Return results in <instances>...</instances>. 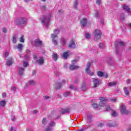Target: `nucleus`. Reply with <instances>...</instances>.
I'll return each mask as SVG.
<instances>
[{
  "mask_svg": "<svg viewBox=\"0 0 131 131\" xmlns=\"http://www.w3.org/2000/svg\"><path fill=\"white\" fill-rule=\"evenodd\" d=\"M85 37L87 39H89V38H91V35L90 34H89V33H86L85 34Z\"/></svg>",
  "mask_w": 131,
  "mask_h": 131,
  "instance_id": "4c0bfd02",
  "label": "nucleus"
},
{
  "mask_svg": "<svg viewBox=\"0 0 131 131\" xmlns=\"http://www.w3.org/2000/svg\"><path fill=\"white\" fill-rule=\"evenodd\" d=\"M93 81L94 83L93 88H98L102 83V82L99 79L97 78H93Z\"/></svg>",
  "mask_w": 131,
  "mask_h": 131,
  "instance_id": "423d86ee",
  "label": "nucleus"
},
{
  "mask_svg": "<svg viewBox=\"0 0 131 131\" xmlns=\"http://www.w3.org/2000/svg\"><path fill=\"white\" fill-rule=\"evenodd\" d=\"M19 41L20 42H24V36H21L19 38Z\"/></svg>",
  "mask_w": 131,
  "mask_h": 131,
  "instance_id": "e433bc0d",
  "label": "nucleus"
},
{
  "mask_svg": "<svg viewBox=\"0 0 131 131\" xmlns=\"http://www.w3.org/2000/svg\"><path fill=\"white\" fill-rule=\"evenodd\" d=\"M57 35L51 34V38L52 39V42L54 43V46H57L58 45V41L55 39L57 37Z\"/></svg>",
  "mask_w": 131,
  "mask_h": 131,
  "instance_id": "f8f14e48",
  "label": "nucleus"
},
{
  "mask_svg": "<svg viewBox=\"0 0 131 131\" xmlns=\"http://www.w3.org/2000/svg\"><path fill=\"white\" fill-rule=\"evenodd\" d=\"M47 131H51L52 130V127L50 126H49L47 128H46Z\"/></svg>",
  "mask_w": 131,
  "mask_h": 131,
  "instance_id": "a18cd8bd",
  "label": "nucleus"
},
{
  "mask_svg": "<svg viewBox=\"0 0 131 131\" xmlns=\"http://www.w3.org/2000/svg\"><path fill=\"white\" fill-rule=\"evenodd\" d=\"M96 4L98 5V6H100L101 4H102V1L101 0H96Z\"/></svg>",
  "mask_w": 131,
  "mask_h": 131,
  "instance_id": "79ce46f5",
  "label": "nucleus"
},
{
  "mask_svg": "<svg viewBox=\"0 0 131 131\" xmlns=\"http://www.w3.org/2000/svg\"><path fill=\"white\" fill-rule=\"evenodd\" d=\"M70 69L71 70H75V69H78V66H74V65H71L70 67Z\"/></svg>",
  "mask_w": 131,
  "mask_h": 131,
  "instance_id": "5701e85b",
  "label": "nucleus"
},
{
  "mask_svg": "<svg viewBox=\"0 0 131 131\" xmlns=\"http://www.w3.org/2000/svg\"><path fill=\"white\" fill-rule=\"evenodd\" d=\"M61 86H62V84L61 83H56L55 84V88L57 90H59V89H60Z\"/></svg>",
  "mask_w": 131,
  "mask_h": 131,
  "instance_id": "a878e982",
  "label": "nucleus"
},
{
  "mask_svg": "<svg viewBox=\"0 0 131 131\" xmlns=\"http://www.w3.org/2000/svg\"><path fill=\"white\" fill-rule=\"evenodd\" d=\"M128 26H129V27L130 28H131V23L128 24Z\"/></svg>",
  "mask_w": 131,
  "mask_h": 131,
  "instance_id": "774afa93",
  "label": "nucleus"
},
{
  "mask_svg": "<svg viewBox=\"0 0 131 131\" xmlns=\"http://www.w3.org/2000/svg\"><path fill=\"white\" fill-rule=\"evenodd\" d=\"M61 42L62 46H65V45H66V39H65L64 38H61Z\"/></svg>",
  "mask_w": 131,
  "mask_h": 131,
  "instance_id": "cd10ccee",
  "label": "nucleus"
},
{
  "mask_svg": "<svg viewBox=\"0 0 131 131\" xmlns=\"http://www.w3.org/2000/svg\"><path fill=\"white\" fill-rule=\"evenodd\" d=\"M111 116H113V117H116V116H117V115H118V114H117V113L114 111H112V113L111 114Z\"/></svg>",
  "mask_w": 131,
  "mask_h": 131,
  "instance_id": "bb28decb",
  "label": "nucleus"
},
{
  "mask_svg": "<svg viewBox=\"0 0 131 131\" xmlns=\"http://www.w3.org/2000/svg\"><path fill=\"white\" fill-rule=\"evenodd\" d=\"M16 90H17V88L16 87H12L11 90L13 91V92H16Z\"/></svg>",
  "mask_w": 131,
  "mask_h": 131,
  "instance_id": "de8ad7c7",
  "label": "nucleus"
},
{
  "mask_svg": "<svg viewBox=\"0 0 131 131\" xmlns=\"http://www.w3.org/2000/svg\"><path fill=\"white\" fill-rule=\"evenodd\" d=\"M6 105V101L5 100H2L0 101V106H2V107H5Z\"/></svg>",
  "mask_w": 131,
  "mask_h": 131,
  "instance_id": "c756f323",
  "label": "nucleus"
},
{
  "mask_svg": "<svg viewBox=\"0 0 131 131\" xmlns=\"http://www.w3.org/2000/svg\"><path fill=\"white\" fill-rule=\"evenodd\" d=\"M16 119V118L15 117V116H12L11 117V120H12V121H14V120H15Z\"/></svg>",
  "mask_w": 131,
  "mask_h": 131,
  "instance_id": "4d7b16f0",
  "label": "nucleus"
},
{
  "mask_svg": "<svg viewBox=\"0 0 131 131\" xmlns=\"http://www.w3.org/2000/svg\"><path fill=\"white\" fill-rule=\"evenodd\" d=\"M118 125V124L115 122H113L112 123H108L107 124V126L108 127H114L115 126H117Z\"/></svg>",
  "mask_w": 131,
  "mask_h": 131,
  "instance_id": "dca6fc26",
  "label": "nucleus"
},
{
  "mask_svg": "<svg viewBox=\"0 0 131 131\" xmlns=\"http://www.w3.org/2000/svg\"><path fill=\"white\" fill-rule=\"evenodd\" d=\"M52 58L54 60V61H57L59 58V55H58L57 53L54 52L53 53Z\"/></svg>",
  "mask_w": 131,
  "mask_h": 131,
  "instance_id": "a211bd4d",
  "label": "nucleus"
},
{
  "mask_svg": "<svg viewBox=\"0 0 131 131\" xmlns=\"http://www.w3.org/2000/svg\"><path fill=\"white\" fill-rule=\"evenodd\" d=\"M17 38H18V36H17V35H14L12 37V42L13 43H16L17 42Z\"/></svg>",
  "mask_w": 131,
  "mask_h": 131,
  "instance_id": "412c9836",
  "label": "nucleus"
},
{
  "mask_svg": "<svg viewBox=\"0 0 131 131\" xmlns=\"http://www.w3.org/2000/svg\"><path fill=\"white\" fill-rule=\"evenodd\" d=\"M2 97L3 98H6V97H7V94H6V93H3Z\"/></svg>",
  "mask_w": 131,
  "mask_h": 131,
  "instance_id": "09e8293b",
  "label": "nucleus"
},
{
  "mask_svg": "<svg viewBox=\"0 0 131 131\" xmlns=\"http://www.w3.org/2000/svg\"><path fill=\"white\" fill-rule=\"evenodd\" d=\"M100 16V14H99V11H97V13H96V16L99 17Z\"/></svg>",
  "mask_w": 131,
  "mask_h": 131,
  "instance_id": "6e6d98bb",
  "label": "nucleus"
},
{
  "mask_svg": "<svg viewBox=\"0 0 131 131\" xmlns=\"http://www.w3.org/2000/svg\"><path fill=\"white\" fill-rule=\"evenodd\" d=\"M116 82H110L109 83H108V85L109 86H114V85H116Z\"/></svg>",
  "mask_w": 131,
  "mask_h": 131,
  "instance_id": "393cba45",
  "label": "nucleus"
},
{
  "mask_svg": "<svg viewBox=\"0 0 131 131\" xmlns=\"http://www.w3.org/2000/svg\"><path fill=\"white\" fill-rule=\"evenodd\" d=\"M50 16H43L41 18L42 25L45 27H49L50 25Z\"/></svg>",
  "mask_w": 131,
  "mask_h": 131,
  "instance_id": "f03ea898",
  "label": "nucleus"
},
{
  "mask_svg": "<svg viewBox=\"0 0 131 131\" xmlns=\"http://www.w3.org/2000/svg\"><path fill=\"white\" fill-rule=\"evenodd\" d=\"M102 35V32L99 30H96L94 31V38L95 39H100L101 36Z\"/></svg>",
  "mask_w": 131,
  "mask_h": 131,
  "instance_id": "7ed1b4c3",
  "label": "nucleus"
},
{
  "mask_svg": "<svg viewBox=\"0 0 131 131\" xmlns=\"http://www.w3.org/2000/svg\"><path fill=\"white\" fill-rule=\"evenodd\" d=\"M9 56V52L7 51L5 52V57H8Z\"/></svg>",
  "mask_w": 131,
  "mask_h": 131,
  "instance_id": "5fc2aeb1",
  "label": "nucleus"
},
{
  "mask_svg": "<svg viewBox=\"0 0 131 131\" xmlns=\"http://www.w3.org/2000/svg\"><path fill=\"white\" fill-rule=\"evenodd\" d=\"M127 83H130V80L127 79L126 81Z\"/></svg>",
  "mask_w": 131,
  "mask_h": 131,
  "instance_id": "052dcab7",
  "label": "nucleus"
},
{
  "mask_svg": "<svg viewBox=\"0 0 131 131\" xmlns=\"http://www.w3.org/2000/svg\"><path fill=\"white\" fill-rule=\"evenodd\" d=\"M120 18L121 20H124V14L121 13L120 15Z\"/></svg>",
  "mask_w": 131,
  "mask_h": 131,
  "instance_id": "c03bdc74",
  "label": "nucleus"
},
{
  "mask_svg": "<svg viewBox=\"0 0 131 131\" xmlns=\"http://www.w3.org/2000/svg\"><path fill=\"white\" fill-rule=\"evenodd\" d=\"M82 90L83 91H86V88L85 87V86H83V87H82Z\"/></svg>",
  "mask_w": 131,
  "mask_h": 131,
  "instance_id": "864d4df0",
  "label": "nucleus"
},
{
  "mask_svg": "<svg viewBox=\"0 0 131 131\" xmlns=\"http://www.w3.org/2000/svg\"><path fill=\"white\" fill-rule=\"evenodd\" d=\"M69 56V51H67V52L63 53L62 57L64 59H67V58H68Z\"/></svg>",
  "mask_w": 131,
  "mask_h": 131,
  "instance_id": "4be33fe9",
  "label": "nucleus"
},
{
  "mask_svg": "<svg viewBox=\"0 0 131 131\" xmlns=\"http://www.w3.org/2000/svg\"><path fill=\"white\" fill-rule=\"evenodd\" d=\"M2 30L4 33H7V29L6 28H3Z\"/></svg>",
  "mask_w": 131,
  "mask_h": 131,
  "instance_id": "3c124183",
  "label": "nucleus"
},
{
  "mask_svg": "<svg viewBox=\"0 0 131 131\" xmlns=\"http://www.w3.org/2000/svg\"><path fill=\"white\" fill-rule=\"evenodd\" d=\"M33 113H37V111L36 110H35L33 111Z\"/></svg>",
  "mask_w": 131,
  "mask_h": 131,
  "instance_id": "69168bd1",
  "label": "nucleus"
},
{
  "mask_svg": "<svg viewBox=\"0 0 131 131\" xmlns=\"http://www.w3.org/2000/svg\"><path fill=\"white\" fill-rule=\"evenodd\" d=\"M121 114H128V111L126 110V107L124 105H121Z\"/></svg>",
  "mask_w": 131,
  "mask_h": 131,
  "instance_id": "9d476101",
  "label": "nucleus"
},
{
  "mask_svg": "<svg viewBox=\"0 0 131 131\" xmlns=\"http://www.w3.org/2000/svg\"><path fill=\"white\" fill-rule=\"evenodd\" d=\"M80 24L82 26V27H85V26H86V24H88V19L85 18L81 19Z\"/></svg>",
  "mask_w": 131,
  "mask_h": 131,
  "instance_id": "ddd939ff",
  "label": "nucleus"
},
{
  "mask_svg": "<svg viewBox=\"0 0 131 131\" xmlns=\"http://www.w3.org/2000/svg\"><path fill=\"white\" fill-rule=\"evenodd\" d=\"M25 58H26V59H29V56H28V55H26V56H25Z\"/></svg>",
  "mask_w": 131,
  "mask_h": 131,
  "instance_id": "e2e57ef3",
  "label": "nucleus"
},
{
  "mask_svg": "<svg viewBox=\"0 0 131 131\" xmlns=\"http://www.w3.org/2000/svg\"><path fill=\"white\" fill-rule=\"evenodd\" d=\"M13 58H9L7 59L6 64L7 66H11V65L13 64Z\"/></svg>",
  "mask_w": 131,
  "mask_h": 131,
  "instance_id": "f3484780",
  "label": "nucleus"
},
{
  "mask_svg": "<svg viewBox=\"0 0 131 131\" xmlns=\"http://www.w3.org/2000/svg\"><path fill=\"white\" fill-rule=\"evenodd\" d=\"M35 47H40L42 46V41L40 40L39 39H36L34 40Z\"/></svg>",
  "mask_w": 131,
  "mask_h": 131,
  "instance_id": "1a4fd4ad",
  "label": "nucleus"
},
{
  "mask_svg": "<svg viewBox=\"0 0 131 131\" xmlns=\"http://www.w3.org/2000/svg\"><path fill=\"white\" fill-rule=\"evenodd\" d=\"M123 91L125 95L126 96H128L129 95V89L127 87H124Z\"/></svg>",
  "mask_w": 131,
  "mask_h": 131,
  "instance_id": "6ab92c4d",
  "label": "nucleus"
},
{
  "mask_svg": "<svg viewBox=\"0 0 131 131\" xmlns=\"http://www.w3.org/2000/svg\"><path fill=\"white\" fill-rule=\"evenodd\" d=\"M78 5V3H77V1H75L74 3V7L75 8V9H77V6Z\"/></svg>",
  "mask_w": 131,
  "mask_h": 131,
  "instance_id": "c9c22d12",
  "label": "nucleus"
},
{
  "mask_svg": "<svg viewBox=\"0 0 131 131\" xmlns=\"http://www.w3.org/2000/svg\"><path fill=\"white\" fill-rule=\"evenodd\" d=\"M16 49H17V50H18V51L19 52H21V51H22L23 49V45L22 44H18V45L16 47Z\"/></svg>",
  "mask_w": 131,
  "mask_h": 131,
  "instance_id": "aec40b11",
  "label": "nucleus"
},
{
  "mask_svg": "<svg viewBox=\"0 0 131 131\" xmlns=\"http://www.w3.org/2000/svg\"><path fill=\"white\" fill-rule=\"evenodd\" d=\"M92 115L90 114L87 115V120H89V121H90L91 119H92Z\"/></svg>",
  "mask_w": 131,
  "mask_h": 131,
  "instance_id": "58836bf2",
  "label": "nucleus"
},
{
  "mask_svg": "<svg viewBox=\"0 0 131 131\" xmlns=\"http://www.w3.org/2000/svg\"><path fill=\"white\" fill-rule=\"evenodd\" d=\"M32 74V75H35V74H36V72H35V71H33Z\"/></svg>",
  "mask_w": 131,
  "mask_h": 131,
  "instance_id": "13d9d810",
  "label": "nucleus"
},
{
  "mask_svg": "<svg viewBox=\"0 0 131 131\" xmlns=\"http://www.w3.org/2000/svg\"><path fill=\"white\" fill-rule=\"evenodd\" d=\"M11 131H16V129L13 128V127H11Z\"/></svg>",
  "mask_w": 131,
  "mask_h": 131,
  "instance_id": "bf43d9fd",
  "label": "nucleus"
},
{
  "mask_svg": "<svg viewBox=\"0 0 131 131\" xmlns=\"http://www.w3.org/2000/svg\"><path fill=\"white\" fill-rule=\"evenodd\" d=\"M30 85H34L36 83L35 81L30 80L29 82Z\"/></svg>",
  "mask_w": 131,
  "mask_h": 131,
  "instance_id": "473e14b6",
  "label": "nucleus"
},
{
  "mask_svg": "<svg viewBox=\"0 0 131 131\" xmlns=\"http://www.w3.org/2000/svg\"><path fill=\"white\" fill-rule=\"evenodd\" d=\"M112 101L114 102H115L117 101V99H112Z\"/></svg>",
  "mask_w": 131,
  "mask_h": 131,
  "instance_id": "680f3d73",
  "label": "nucleus"
},
{
  "mask_svg": "<svg viewBox=\"0 0 131 131\" xmlns=\"http://www.w3.org/2000/svg\"><path fill=\"white\" fill-rule=\"evenodd\" d=\"M69 112H70V110L69 109L64 110L62 112V114H64V113H69Z\"/></svg>",
  "mask_w": 131,
  "mask_h": 131,
  "instance_id": "72a5a7b5",
  "label": "nucleus"
},
{
  "mask_svg": "<svg viewBox=\"0 0 131 131\" xmlns=\"http://www.w3.org/2000/svg\"><path fill=\"white\" fill-rule=\"evenodd\" d=\"M43 98L45 100H49V99L50 98V97L48 96H44Z\"/></svg>",
  "mask_w": 131,
  "mask_h": 131,
  "instance_id": "603ef678",
  "label": "nucleus"
},
{
  "mask_svg": "<svg viewBox=\"0 0 131 131\" xmlns=\"http://www.w3.org/2000/svg\"><path fill=\"white\" fill-rule=\"evenodd\" d=\"M122 8H123V9L124 10V11L126 12V13H127V14H128L129 15H130V16H131L130 8L129 7H128V6H127V5H123Z\"/></svg>",
  "mask_w": 131,
  "mask_h": 131,
  "instance_id": "6e6552de",
  "label": "nucleus"
},
{
  "mask_svg": "<svg viewBox=\"0 0 131 131\" xmlns=\"http://www.w3.org/2000/svg\"><path fill=\"white\" fill-rule=\"evenodd\" d=\"M70 89L71 90H74V91H77V88L74 87V85L71 84L70 85Z\"/></svg>",
  "mask_w": 131,
  "mask_h": 131,
  "instance_id": "7c9ffc66",
  "label": "nucleus"
},
{
  "mask_svg": "<svg viewBox=\"0 0 131 131\" xmlns=\"http://www.w3.org/2000/svg\"><path fill=\"white\" fill-rule=\"evenodd\" d=\"M69 48H70L71 49H75V48H76L75 42H74L73 40H72L70 42V44L69 45Z\"/></svg>",
  "mask_w": 131,
  "mask_h": 131,
  "instance_id": "2eb2a0df",
  "label": "nucleus"
},
{
  "mask_svg": "<svg viewBox=\"0 0 131 131\" xmlns=\"http://www.w3.org/2000/svg\"><path fill=\"white\" fill-rule=\"evenodd\" d=\"M119 45L122 47H123V46H124V42L117 41L114 43V47L116 48V53H118V48L119 47Z\"/></svg>",
  "mask_w": 131,
  "mask_h": 131,
  "instance_id": "20e7f679",
  "label": "nucleus"
},
{
  "mask_svg": "<svg viewBox=\"0 0 131 131\" xmlns=\"http://www.w3.org/2000/svg\"><path fill=\"white\" fill-rule=\"evenodd\" d=\"M59 32H60V30L57 29L54 30V34H54V35H57V36H58V34H59Z\"/></svg>",
  "mask_w": 131,
  "mask_h": 131,
  "instance_id": "c85d7f7f",
  "label": "nucleus"
},
{
  "mask_svg": "<svg viewBox=\"0 0 131 131\" xmlns=\"http://www.w3.org/2000/svg\"><path fill=\"white\" fill-rule=\"evenodd\" d=\"M79 60V58H76L73 60H72V64H75V63H76V62H78V61Z\"/></svg>",
  "mask_w": 131,
  "mask_h": 131,
  "instance_id": "f704fd0d",
  "label": "nucleus"
},
{
  "mask_svg": "<svg viewBox=\"0 0 131 131\" xmlns=\"http://www.w3.org/2000/svg\"><path fill=\"white\" fill-rule=\"evenodd\" d=\"M97 74L98 76H99V77H103V76L104 77V78H107V77H108V75L105 74V73L101 71H97Z\"/></svg>",
  "mask_w": 131,
  "mask_h": 131,
  "instance_id": "9b49d317",
  "label": "nucleus"
},
{
  "mask_svg": "<svg viewBox=\"0 0 131 131\" xmlns=\"http://www.w3.org/2000/svg\"><path fill=\"white\" fill-rule=\"evenodd\" d=\"M42 124H47V119L43 118L42 121Z\"/></svg>",
  "mask_w": 131,
  "mask_h": 131,
  "instance_id": "a19ab883",
  "label": "nucleus"
},
{
  "mask_svg": "<svg viewBox=\"0 0 131 131\" xmlns=\"http://www.w3.org/2000/svg\"><path fill=\"white\" fill-rule=\"evenodd\" d=\"M99 100L100 101L99 103V106H100V107H105L106 109L104 111H110V110H111L110 106L106 104V102H107V99H106V98L99 97Z\"/></svg>",
  "mask_w": 131,
  "mask_h": 131,
  "instance_id": "f257e3e1",
  "label": "nucleus"
},
{
  "mask_svg": "<svg viewBox=\"0 0 131 131\" xmlns=\"http://www.w3.org/2000/svg\"><path fill=\"white\" fill-rule=\"evenodd\" d=\"M65 82H66V80H62V83H65Z\"/></svg>",
  "mask_w": 131,
  "mask_h": 131,
  "instance_id": "0e129e2a",
  "label": "nucleus"
},
{
  "mask_svg": "<svg viewBox=\"0 0 131 131\" xmlns=\"http://www.w3.org/2000/svg\"><path fill=\"white\" fill-rule=\"evenodd\" d=\"M99 47L100 49H103V48H104V44L103 43H100L99 44Z\"/></svg>",
  "mask_w": 131,
  "mask_h": 131,
  "instance_id": "37998d69",
  "label": "nucleus"
},
{
  "mask_svg": "<svg viewBox=\"0 0 131 131\" xmlns=\"http://www.w3.org/2000/svg\"><path fill=\"white\" fill-rule=\"evenodd\" d=\"M93 106L95 108H98V104H97V103H94Z\"/></svg>",
  "mask_w": 131,
  "mask_h": 131,
  "instance_id": "8fccbe9b",
  "label": "nucleus"
},
{
  "mask_svg": "<svg viewBox=\"0 0 131 131\" xmlns=\"http://www.w3.org/2000/svg\"><path fill=\"white\" fill-rule=\"evenodd\" d=\"M90 67H91V63H88L86 65V68L85 69V73L90 75V76H93L94 75V72H92L91 70H90Z\"/></svg>",
  "mask_w": 131,
  "mask_h": 131,
  "instance_id": "39448f33",
  "label": "nucleus"
},
{
  "mask_svg": "<svg viewBox=\"0 0 131 131\" xmlns=\"http://www.w3.org/2000/svg\"><path fill=\"white\" fill-rule=\"evenodd\" d=\"M45 62V60H43V58L41 57H39V59L36 60V63L38 65H43Z\"/></svg>",
  "mask_w": 131,
  "mask_h": 131,
  "instance_id": "4468645a",
  "label": "nucleus"
},
{
  "mask_svg": "<svg viewBox=\"0 0 131 131\" xmlns=\"http://www.w3.org/2000/svg\"><path fill=\"white\" fill-rule=\"evenodd\" d=\"M27 22V19L26 18H21L16 21V24H18V25H22L23 24H26Z\"/></svg>",
  "mask_w": 131,
  "mask_h": 131,
  "instance_id": "0eeeda50",
  "label": "nucleus"
},
{
  "mask_svg": "<svg viewBox=\"0 0 131 131\" xmlns=\"http://www.w3.org/2000/svg\"><path fill=\"white\" fill-rule=\"evenodd\" d=\"M42 10H45V9H46V6H43L42 7Z\"/></svg>",
  "mask_w": 131,
  "mask_h": 131,
  "instance_id": "338daca9",
  "label": "nucleus"
},
{
  "mask_svg": "<svg viewBox=\"0 0 131 131\" xmlns=\"http://www.w3.org/2000/svg\"><path fill=\"white\" fill-rule=\"evenodd\" d=\"M28 65V63L26 61L24 62V67H27V66Z\"/></svg>",
  "mask_w": 131,
  "mask_h": 131,
  "instance_id": "49530a36",
  "label": "nucleus"
},
{
  "mask_svg": "<svg viewBox=\"0 0 131 131\" xmlns=\"http://www.w3.org/2000/svg\"><path fill=\"white\" fill-rule=\"evenodd\" d=\"M49 126H50V127L55 126V122H54L53 121H51L49 124Z\"/></svg>",
  "mask_w": 131,
  "mask_h": 131,
  "instance_id": "ea45409f",
  "label": "nucleus"
},
{
  "mask_svg": "<svg viewBox=\"0 0 131 131\" xmlns=\"http://www.w3.org/2000/svg\"><path fill=\"white\" fill-rule=\"evenodd\" d=\"M24 72V69L23 68H19L18 70V73L20 75H22Z\"/></svg>",
  "mask_w": 131,
  "mask_h": 131,
  "instance_id": "b1692460",
  "label": "nucleus"
},
{
  "mask_svg": "<svg viewBox=\"0 0 131 131\" xmlns=\"http://www.w3.org/2000/svg\"><path fill=\"white\" fill-rule=\"evenodd\" d=\"M70 95H71L70 92H66L64 93L63 96L64 97H69V96H70Z\"/></svg>",
  "mask_w": 131,
  "mask_h": 131,
  "instance_id": "2f4dec72",
  "label": "nucleus"
}]
</instances>
